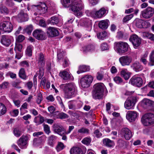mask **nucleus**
<instances>
[{"label": "nucleus", "mask_w": 154, "mask_h": 154, "mask_svg": "<svg viewBox=\"0 0 154 154\" xmlns=\"http://www.w3.org/2000/svg\"><path fill=\"white\" fill-rule=\"evenodd\" d=\"M61 2L65 7H70L76 16L80 17L82 15V10L84 5L82 0H61Z\"/></svg>", "instance_id": "obj_1"}, {"label": "nucleus", "mask_w": 154, "mask_h": 154, "mask_svg": "<svg viewBox=\"0 0 154 154\" xmlns=\"http://www.w3.org/2000/svg\"><path fill=\"white\" fill-rule=\"evenodd\" d=\"M33 11H35L34 15L37 16L45 13L49 8L51 9L55 7V4L53 2H48L46 4L45 3H40L37 5H33L32 6Z\"/></svg>", "instance_id": "obj_2"}, {"label": "nucleus", "mask_w": 154, "mask_h": 154, "mask_svg": "<svg viewBox=\"0 0 154 154\" xmlns=\"http://www.w3.org/2000/svg\"><path fill=\"white\" fill-rule=\"evenodd\" d=\"M60 87L63 89L65 98H71L74 96L77 93V88L74 83L62 84L61 85Z\"/></svg>", "instance_id": "obj_3"}, {"label": "nucleus", "mask_w": 154, "mask_h": 154, "mask_svg": "<svg viewBox=\"0 0 154 154\" xmlns=\"http://www.w3.org/2000/svg\"><path fill=\"white\" fill-rule=\"evenodd\" d=\"M106 10L104 8L97 11L96 8L93 9L91 11H87L86 12L88 16H91L95 18H100L103 17L106 13Z\"/></svg>", "instance_id": "obj_4"}, {"label": "nucleus", "mask_w": 154, "mask_h": 154, "mask_svg": "<svg viewBox=\"0 0 154 154\" xmlns=\"http://www.w3.org/2000/svg\"><path fill=\"white\" fill-rule=\"evenodd\" d=\"M129 45L128 43L123 42H116L114 43V48L119 54H123L128 50Z\"/></svg>", "instance_id": "obj_5"}, {"label": "nucleus", "mask_w": 154, "mask_h": 154, "mask_svg": "<svg viewBox=\"0 0 154 154\" xmlns=\"http://www.w3.org/2000/svg\"><path fill=\"white\" fill-rule=\"evenodd\" d=\"M141 121L145 126H148L154 123V115L152 113H147L142 116Z\"/></svg>", "instance_id": "obj_6"}, {"label": "nucleus", "mask_w": 154, "mask_h": 154, "mask_svg": "<svg viewBox=\"0 0 154 154\" xmlns=\"http://www.w3.org/2000/svg\"><path fill=\"white\" fill-rule=\"evenodd\" d=\"M93 80L92 76L91 75H87L83 77L80 80L81 86L83 88L89 87Z\"/></svg>", "instance_id": "obj_7"}, {"label": "nucleus", "mask_w": 154, "mask_h": 154, "mask_svg": "<svg viewBox=\"0 0 154 154\" xmlns=\"http://www.w3.org/2000/svg\"><path fill=\"white\" fill-rule=\"evenodd\" d=\"M13 28V25L10 22L5 21L0 23V31L2 33H10Z\"/></svg>", "instance_id": "obj_8"}, {"label": "nucleus", "mask_w": 154, "mask_h": 154, "mask_svg": "<svg viewBox=\"0 0 154 154\" xmlns=\"http://www.w3.org/2000/svg\"><path fill=\"white\" fill-rule=\"evenodd\" d=\"M30 137V135L29 134L23 135L17 141L18 145L22 149L26 148L27 141L29 139Z\"/></svg>", "instance_id": "obj_9"}, {"label": "nucleus", "mask_w": 154, "mask_h": 154, "mask_svg": "<svg viewBox=\"0 0 154 154\" xmlns=\"http://www.w3.org/2000/svg\"><path fill=\"white\" fill-rule=\"evenodd\" d=\"M136 102V97H129L125 102L124 107L127 109H133Z\"/></svg>", "instance_id": "obj_10"}, {"label": "nucleus", "mask_w": 154, "mask_h": 154, "mask_svg": "<svg viewBox=\"0 0 154 154\" xmlns=\"http://www.w3.org/2000/svg\"><path fill=\"white\" fill-rule=\"evenodd\" d=\"M119 61L122 66H129L132 62V57L129 56L125 55L119 58Z\"/></svg>", "instance_id": "obj_11"}, {"label": "nucleus", "mask_w": 154, "mask_h": 154, "mask_svg": "<svg viewBox=\"0 0 154 154\" xmlns=\"http://www.w3.org/2000/svg\"><path fill=\"white\" fill-rule=\"evenodd\" d=\"M154 13V11L153 8L149 7L141 12V16L144 18L148 19L151 17Z\"/></svg>", "instance_id": "obj_12"}, {"label": "nucleus", "mask_w": 154, "mask_h": 154, "mask_svg": "<svg viewBox=\"0 0 154 154\" xmlns=\"http://www.w3.org/2000/svg\"><path fill=\"white\" fill-rule=\"evenodd\" d=\"M138 116V113L136 111H128L126 114V118L130 122L134 121Z\"/></svg>", "instance_id": "obj_13"}, {"label": "nucleus", "mask_w": 154, "mask_h": 154, "mask_svg": "<svg viewBox=\"0 0 154 154\" xmlns=\"http://www.w3.org/2000/svg\"><path fill=\"white\" fill-rule=\"evenodd\" d=\"M129 82L133 85L140 87L142 85L143 81L141 78L134 75L130 79Z\"/></svg>", "instance_id": "obj_14"}, {"label": "nucleus", "mask_w": 154, "mask_h": 154, "mask_svg": "<svg viewBox=\"0 0 154 154\" xmlns=\"http://www.w3.org/2000/svg\"><path fill=\"white\" fill-rule=\"evenodd\" d=\"M129 40L131 42L134 46L136 47L139 46L141 42L140 38L135 34L131 35L129 38Z\"/></svg>", "instance_id": "obj_15"}, {"label": "nucleus", "mask_w": 154, "mask_h": 154, "mask_svg": "<svg viewBox=\"0 0 154 154\" xmlns=\"http://www.w3.org/2000/svg\"><path fill=\"white\" fill-rule=\"evenodd\" d=\"M33 36L38 40H43L45 39L44 32L40 29L35 30L32 33Z\"/></svg>", "instance_id": "obj_16"}, {"label": "nucleus", "mask_w": 154, "mask_h": 154, "mask_svg": "<svg viewBox=\"0 0 154 154\" xmlns=\"http://www.w3.org/2000/svg\"><path fill=\"white\" fill-rule=\"evenodd\" d=\"M122 134L125 138L127 140H130L133 135V134L131 131L127 128H124L122 129Z\"/></svg>", "instance_id": "obj_17"}, {"label": "nucleus", "mask_w": 154, "mask_h": 154, "mask_svg": "<svg viewBox=\"0 0 154 154\" xmlns=\"http://www.w3.org/2000/svg\"><path fill=\"white\" fill-rule=\"evenodd\" d=\"M54 132L62 136L65 134L66 133L65 130L63 127L61 125L54 124Z\"/></svg>", "instance_id": "obj_18"}, {"label": "nucleus", "mask_w": 154, "mask_h": 154, "mask_svg": "<svg viewBox=\"0 0 154 154\" xmlns=\"http://www.w3.org/2000/svg\"><path fill=\"white\" fill-rule=\"evenodd\" d=\"M28 19L27 14L23 11H21L17 15V20L20 22L26 21Z\"/></svg>", "instance_id": "obj_19"}, {"label": "nucleus", "mask_w": 154, "mask_h": 154, "mask_svg": "<svg viewBox=\"0 0 154 154\" xmlns=\"http://www.w3.org/2000/svg\"><path fill=\"white\" fill-rule=\"evenodd\" d=\"M12 37L11 36L4 35L2 36L1 41L2 43L6 46H9L11 43V39Z\"/></svg>", "instance_id": "obj_20"}, {"label": "nucleus", "mask_w": 154, "mask_h": 154, "mask_svg": "<svg viewBox=\"0 0 154 154\" xmlns=\"http://www.w3.org/2000/svg\"><path fill=\"white\" fill-rule=\"evenodd\" d=\"M48 34L50 36L54 37L58 35L59 32L56 28L53 27H50L47 31Z\"/></svg>", "instance_id": "obj_21"}, {"label": "nucleus", "mask_w": 154, "mask_h": 154, "mask_svg": "<svg viewBox=\"0 0 154 154\" xmlns=\"http://www.w3.org/2000/svg\"><path fill=\"white\" fill-rule=\"evenodd\" d=\"M131 67L134 71L137 72L140 71L143 69V66L138 61H135L131 65Z\"/></svg>", "instance_id": "obj_22"}, {"label": "nucleus", "mask_w": 154, "mask_h": 154, "mask_svg": "<svg viewBox=\"0 0 154 154\" xmlns=\"http://www.w3.org/2000/svg\"><path fill=\"white\" fill-rule=\"evenodd\" d=\"M59 74L60 75L64 80L71 79L72 75L69 73V71L67 69L60 72Z\"/></svg>", "instance_id": "obj_23"}, {"label": "nucleus", "mask_w": 154, "mask_h": 154, "mask_svg": "<svg viewBox=\"0 0 154 154\" xmlns=\"http://www.w3.org/2000/svg\"><path fill=\"white\" fill-rule=\"evenodd\" d=\"M103 93V92H102V91H100L94 90L92 93V96L95 99H100L102 97Z\"/></svg>", "instance_id": "obj_24"}, {"label": "nucleus", "mask_w": 154, "mask_h": 154, "mask_svg": "<svg viewBox=\"0 0 154 154\" xmlns=\"http://www.w3.org/2000/svg\"><path fill=\"white\" fill-rule=\"evenodd\" d=\"M109 23V21L108 20H102L99 22L98 26L100 28L105 29L107 28Z\"/></svg>", "instance_id": "obj_25"}, {"label": "nucleus", "mask_w": 154, "mask_h": 154, "mask_svg": "<svg viewBox=\"0 0 154 154\" xmlns=\"http://www.w3.org/2000/svg\"><path fill=\"white\" fill-rule=\"evenodd\" d=\"M90 69L89 66L85 65H82L80 66L79 68V70L77 72L78 74L84 72L88 71Z\"/></svg>", "instance_id": "obj_26"}, {"label": "nucleus", "mask_w": 154, "mask_h": 154, "mask_svg": "<svg viewBox=\"0 0 154 154\" xmlns=\"http://www.w3.org/2000/svg\"><path fill=\"white\" fill-rule=\"evenodd\" d=\"M121 75L126 80H128L130 77V73L126 69H124L121 72Z\"/></svg>", "instance_id": "obj_27"}, {"label": "nucleus", "mask_w": 154, "mask_h": 154, "mask_svg": "<svg viewBox=\"0 0 154 154\" xmlns=\"http://www.w3.org/2000/svg\"><path fill=\"white\" fill-rule=\"evenodd\" d=\"M103 142L104 144L108 147H113L115 145L114 142L108 138L104 139H103Z\"/></svg>", "instance_id": "obj_28"}, {"label": "nucleus", "mask_w": 154, "mask_h": 154, "mask_svg": "<svg viewBox=\"0 0 154 154\" xmlns=\"http://www.w3.org/2000/svg\"><path fill=\"white\" fill-rule=\"evenodd\" d=\"M70 154H83L82 149L78 147H73L70 150Z\"/></svg>", "instance_id": "obj_29"}, {"label": "nucleus", "mask_w": 154, "mask_h": 154, "mask_svg": "<svg viewBox=\"0 0 154 154\" xmlns=\"http://www.w3.org/2000/svg\"><path fill=\"white\" fill-rule=\"evenodd\" d=\"M91 23L90 20L87 18L82 19L80 21V25L82 26L91 27Z\"/></svg>", "instance_id": "obj_30"}, {"label": "nucleus", "mask_w": 154, "mask_h": 154, "mask_svg": "<svg viewBox=\"0 0 154 154\" xmlns=\"http://www.w3.org/2000/svg\"><path fill=\"white\" fill-rule=\"evenodd\" d=\"M94 90L103 92L105 88V86L103 83H97L94 86Z\"/></svg>", "instance_id": "obj_31"}, {"label": "nucleus", "mask_w": 154, "mask_h": 154, "mask_svg": "<svg viewBox=\"0 0 154 154\" xmlns=\"http://www.w3.org/2000/svg\"><path fill=\"white\" fill-rule=\"evenodd\" d=\"M40 85L46 89L49 88L50 87V83L47 81L45 78H43L42 79L40 82Z\"/></svg>", "instance_id": "obj_32"}, {"label": "nucleus", "mask_w": 154, "mask_h": 154, "mask_svg": "<svg viewBox=\"0 0 154 154\" xmlns=\"http://www.w3.org/2000/svg\"><path fill=\"white\" fill-rule=\"evenodd\" d=\"M44 121V118L42 116L39 115L35 118L34 122L37 125H38L42 124Z\"/></svg>", "instance_id": "obj_33"}, {"label": "nucleus", "mask_w": 154, "mask_h": 154, "mask_svg": "<svg viewBox=\"0 0 154 154\" xmlns=\"http://www.w3.org/2000/svg\"><path fill=\"white\" fill-rule=\"evenodd\" d=\"M95 46L93 45H88L87 47L82 48V50L85 52L88 51L92 52L94 50Z\"/></svg>", "instance_id": "obj_34"}, {"label": "nucleus", "mask_w": 154, "mask_h": 154, "mask_svg": "<svg viewBox=\"0 0 154 154\" xmlns=\"http://www.w3.org/2000/svg\"><path fill=\"white\" fill-rule=\"evenodd\" d=\"M65 53L62 49H59L57 52V57L58 60L59 61L61 59H63L65 55Z\"/></svg>", "instance_id": "obj_35"}, {"label": "nucleus", "mask_w": 154, "mask_h": 154, "mask_svg": "<svg viewBox=\"0 0 154 154\" xmlns=\"http://www.w3.org/2000/svg\"><path fill=\"white\" fill-rule=\"evenodd\" d=\"M56 138V137L52 135L49 137L48 143L51 146H53L55 143V140Z\"/></svg>", "instance_id": "obj_36"}, {"label": "nucleus", "mask_w": 154, "mask_h": 154, "mask_svg": "<svg viewBox=\"0 0 154 154\" xmlns=\"http://www.w3.org/2000/svg\"><path fill=\"white\" fill-rule=\"evenodd\" d=\"M19 77L23 79H26V76L25 73L24 69L23 68H21L19 70Z\"/></svg>", "instance_id": "obj_37"}, {"label": "nucleus", "mask_w": 154, "mask_h": 154, "mask_svg": "<svg viewBox=\"0 0 154 154\" xmlns=\"http://www.w3.org/2000/svg\"><path fill=\"white\" fill-rule=\"evenodd\" d=\"M89 130L84 127H82L78 130L77 132L81 134H88L89 133Z\"/></svg>", "instance_id": "obj_38"}, {"label": "nucleus", "mask_w": 154, "mask_h": 154, "mask_svg": "<svg viewBox=\"0 0 154 154\" xmlns=\"http://www.w3.org/2000/svg\"><path fill=\"white\" fill-rule=\"evenodd\" d=\"M22 131L20 128H15L14 131V135L17 137H19L22 133Z\"/></svg>", "instance_id": "obj_39"}, {"label": "nucleus", "mask_w": 154, "mask_h": 154, "mask_svg": "<svg viewBox=\"0 0 154 154\" xmlns=\"http://www.w3.org/2000/svg\"><path fill=\"white\" fill-rule=\"evenodd\" d=\"M6 111V108L5 105L1 103H0V116L5 114Z\"/></svg>", "instance_id": "obj_40"}, {"label": "nucleus", "mask_w": 154, "mask_h": 154, "mask_svg": "<svg viewBox=\"0 0 154 154\" xmlns=\"http://www.w3.org/2000/svg\"><path fill=\"white\" fill-rule=\"evenodd\" d=\"M148 54V53L147 52H146L141 56L140 61L142 62L144 64H146L147 63L146 58H147Z\"/></svg>", "instance_id": "obj_41"}, {"label": "nucleus", "mask_w": 154, "mask_h": 154, "mask_svg": "<svg viewBox=\"0 0 154 154\" xmlns=\"http://www.w3.org/2000/svg\"><path fill=\"white\" fill-rule=\"evenodd\" d=\"M33 49V47L32 45H30L27 46L26 51V54L29 56L32 55V51Z\"/></svg>", "instance_id": "obj_42"}, {"label": "nucleus", "mask_w": 154, "mask_h": 154, "mask_svg": "<svg viewBox=\"0 0 154 154\" xmlns=\"http://www.w3.org/2000/svg\"><path fill=\"white\" fill-rule=\"evenodd\" d=\"M55 113L57 115V118L64 119L68 117L67 115L63 112L59 113L58 112H55Z\"/></svg>", "instance_id": "obj_43"}, {"label": "nucleus", "mask_w": 154, "mask_h": 154, "mask_svg": "<svg viewBox=\"0 0 154 154\" xmlns=\"http://www.w3.org/2000/svg\"><path fill=\"white\" fill-rule=\"evenodd\" d=\"M39 63H40L41 66H44L45 64V60L44 59V56L43 54L40 53L39 55Z\"/></svg>", "instance_id": "obj_44"}, {"label": "nucleus", "mask_w": 154, "mask_h": 154, "mask_svg": "<svg viewBox=\"0 0 154 154\" xmlns=\"http://www.w3.org/2000/svg\"><path fill=\"white\" fill-rule=\"evenodd\" d=\"M50 23L53 25L57 24L58 22V18L55 16H53L51 17V19L49 20Z\"/></svg>", "instance_id": "obj_45"}, {"label": "nucleus", "mask_w": 154, "mask_h": 154, "mask_svg": "<svg viewBox=\"0 0 154 154\" xmlns=\"http://www.w3.org/2000/svg\"><path fill=\"white\" fill-rule=\"evenodd\" d=\"M149 60L151 65H154V50H152L149 55Z\"/></svg>", "instance_id": "obj_46"}, {"label": "nucleus", "mask_w": 154, "mask_h": 154, "mask_svg": "<svg viewBox=\"0 0 154 154\" xmlns=\"http://www.w3.org/2000/svg\"><path fill=\"white\" fill-rule=\"evenodd\" d=\"M91 140V139L90 137H86L82 140V142L84 144L88 145L90 143Z\"/></svg>", "instance_id": "obj_47"}, {"label": "nucleus", "mask_w": 154, "mask_h": 154, "mask_svg": "<svg viewBox=\"0 0 154 154\" xmlns=\"http://www.w3.org/2000/svg\"><path fill=\"white\" fill-rule=\"evenodd\" d=\"M106 35V33L105 31L97 33V36L99 39H102L104 38Z\"/></svg>", "instance_id": "obj_48"}, {"label": "nucleus", "mask_w": 154, "mask_h": 154, "mask_svg": "<svg viewBox=\"0 0 154 154\" xmlns=\"http://www.w3.org/2000/svg\"><path fill=\"white\" fill-rule=\"evenodd\" d=\"M25 38L24 36L22 35H20L16 36V42L18 43L22 42L25 39Z\"/></svg>", "instance_id": "obj_49"}, {"label": "nucleus", "mask_w": 154, "mask_h": 154, "mask_svg": "<svg viewBox=\"0 0 154 154\" xmlns=\"http://www.w3.org/2000/svg\"><path fill=\"white\" fill-rule=\"evenodd\" d=\"M75 101H70L68 102V104L69 109H75Z\"/></svg>", "instance_id": "obj_50"}, {"label": "nucleus", "mask_w": 154, "mask_h": 154, "mask_svg": "<svg viewBox=\"0 0 154 154\" xmlns=\"http://www.w3.org/2000/svg\"><path fill=\"white\" fill-rule=\"evenodd\" d=\"M143 21L142 20L138 19L136 20V25L139 28H141L142 26Z\"/></svg>", "instance_id": "obj_51"}, {"label": "nucleus", "mask_w": 154, "mask_h": 154, "mask_svg": "<svg viewBox=\"0 0 154 154\" xmlns=\"http://www.w3.org/2000/svg\"><path fill=\"white\" fill-rule=\"evenodd\" d=\"M133 17V14H131L125 16L123 19V21L124 22H126L130 20Z\"/></svg>", "instance_id": "obj_52"}, {"label": "nucleus", "mask_w": 154, "mask_h": 154, "mask_svg": "<svg viewBox=\"0 0 154 154\" xmlns=\"http://www.w3.org/2000/svg\"><path fill=\"white\" fill-rule=\"evenodd\" d=\"M17 43L16 42V43L14 49L16 51L17 50L19 51H20L22 48V46L21 44Z\"/></svg>", "instance_id": "obj_53"}, {"label": "nucleus", "mask_w": 154, "mask_h": 154, "mask_svg": "<svg viewBox=\"0 0 154 154\" xmlns=\"http://www.w3.org/2000/svg\"><path fill=\"white\" fill-rule=\"evenodd\" d=\"M113 80L117 84H119L122 82V78L119 76H116L114 78Z\"/></svg>", "instance_id": "obj_54"}, {"label": "nucleus", "mask_w": 154, "mask_h": 154, "mask_svg": "<svg viewBox=\"0 0 154 154\" xmlns=\"http://www.w3.org/2000/svg\"><path fill=\"white\" fill-rule=\"evenodd\" d=\"M64 148L63 144L61 142L59 143L57 145L56 149L57 151L59 152L63 149Z\"/></svg>", "instance_id": "obj_55"}, {"label": "nucleus", "mask_w": 154, "mask_h": 154, "mask_svg": "<svg viewBox=\"0 0 154 154\" xmlns=\"http://www.w3.org/2000/svg\"><path fill=\"white\" fill-rule=\"evenodd\" d=\"M33 30L32 26V25H29L25 29V31L28 34H30Z\"/></svg>", "instance_id": "obj_56"}, {"label": "nucleus", "mask_w": 154, "mask_h": 154, "mask_svg": "<svg viewBox=\"0 0 154 154\" xmlns=\"http://www.w3.org/2000/svg\"><path fill=\"white\" fill-rule=\"evenodd\" d=\"M44 129L45 132L48 134L51 132L50 127L48 125H44Z\"/></svg>", "instance_id": "obj_57"}, {"label": "nucleus", "mask_w": 154, "mask_h": 154, "mask_svg": "<svg viewBox=\"0 0 154 154\" xmlns=\"http://www.w3.org/2000/svg\"><path fill=\"white\" fill-rule=\"evenodd\" d=\"M9 86V83L8 82H5L0 85V87L2 88H8Z\"/></svg>", "instance_id": "obj_58"}, {"label": "nucleus", "mask_w": 154, "mask_h": 154, "mask_svg": "<svg viewBox=\"0 0 154 154\" xmlns=\"http://www.w3.org/2000/svg\"><path fill=\"white\" fill-rule=\"evenodd\" d=\"M10 113L13 116H17L19 114V110L18 109L14 110L10 112Z\"/></svg>", "instance_id": "obj_59"}, {"label": "nucleus", "mask_w": 154, "mask_h": 154, "mask_svg": "<svg viewBox=\"0 0 154 154\" xmlns=\"http://www.w3.org/2000/svg\"><path fill=\"white\" fill-rule=\"evenodd\" d=\"M0 11L2 13H8V10L7 8L5 6H2L0 8Z\"/></svg>", "instance_id": "obj_60"}, {"label": "nucleus", "mask_w": 154, "mask_h": 154, "mask_svg": "<svg viewBox=\"0 0 154 154\" xmlns=\"http://www.w3.org/2000/svg\"><path fill=\"white\" fill-rule=\"evenodd\" d=\"M101 49L103 51H104L108 49V46L107 44L105 43L102 44L100 46Z\"/></svg>", "instance_id": "obj_61"}, {"label": "nucleus", "mask_w": 154, "mask_h": 154, "mask_svg": "<svg viewBox=\"0 0 154 154\" xmlns=\"http://www.w3.org/2000/svg\"><path fill=\"white\" fill-rule=\"evenodd\" d=\"M63 65L64 67H66L68 66L69 65V61L66 58H64L63 59Z\"/></svg>", "instance_id": "obj_62"}, {"label": "nucleus", "mask_w": 154, "mask_h": 154, "mask_svg": "<svg viewBox=\"0 0 154 154\" xmlns=\"http://www.w3.org/2000/svg\"><path fill=\"white\" fill-rule=\"evenodd\" d=\"M98 0H89V4L91 6H94L97 5Z\"/></svg>", "instance_id": "obj_63"}, {"label": "nucleus", "mask_w": 154, "mask_h": 154, "mask_svg": "<svg viewBox=\"0 0 154 154\" xmlns=\"http://www.w3.org/2000/svg\"><path fill=\"white\" fill-rule=\"evenodd\" d=\"M94 134V135L97 138L100 137H101L102 135V134L100 133L98 130H96L95 131Z\"/></svg>", "instance_id": "obj_64"}]
</instances>
